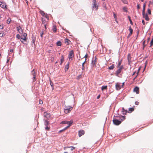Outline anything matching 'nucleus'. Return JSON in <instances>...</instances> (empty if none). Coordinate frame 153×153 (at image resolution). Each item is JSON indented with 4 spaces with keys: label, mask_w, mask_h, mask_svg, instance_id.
<instances>
[{
    "label": "nucleus",
    "mask_w": 153,
    "mask_h": 153,
    "mask_svg": "<svg viewBox=\"0 0 153 153\" xmlns=\"http://www.w3.org/2000/svg\"><path fill=\"white\" fill-rule=\"evenodd\" d=\"M100 97V95H98L97 96V99H99V98Z\"/></svg>",
    "instance_id": "obj_57"
},
{
    "label": "nucleus",
    "mask_w": 153,
    "mask_h": 153,
    "mask_svg": "<svg viewBox=\"0 0 153 153\" xmlns=\"http://www.w3.org/2000/svg\"><path fill=\"white\" fill-rule=\"evenodd\" d=\"M64 150H66L64 153H74L73 150L75 149V148L73 146L67 147L64 148Z\"/></svg>",
    "instance_id": "obj_1"
},
{
    "label": "nucleus",
    "mask_w": 153,
    "mask_h": 153,
    "mask_svg": "<svg viewBox=\"0 0 153 153\" xmlns=\"http://www.w3.org/2000/svg\"><path fill=\"white\" fill-rule=\"evenodd\" d=\"M124 85V83H123L122 84V86L123 87V85Z\"/></svg>",
    "instance_id": "obj_64"
},
{
    "label": "nucleus",
    "mask_w": 153,
    "mask_h": 153,
    "mask_svg": "<svg viewBox=\"0 0 153 153\" xmlns=\"http://www.w3.org/2000/svg\"><path fill=\"white\" fill-rule=\"evenodd\" d=\"M146 3H145L143 5V11L142 13H144V12H145V7H146Z\"/></svg>",
    "instance_id": "obj_28"
},
{
    "label": "nucleus",
    "mask_w": 153,
    "mask_h": 153,
    "mask_svg": "<svg viewBox=\"0 0 153 153\" xmlns=\"http://www.w3.org/2000/svg\"><path fill=\"white\" fill-rule=\"evenodd\" d=\"M114 124L116 125H118L121 123V121L117 119H114L113 120Z\"/></svg>",
    "instance_id": "obj_8"
},
{
    "label": "nucleus",
    "mask_w": 153,
    "mask_h": 153,
    "mask_svg": "<svg viewBox=\"0 0 153 153\" xmlns=\"http://www.w3.org/2000/svg\"><path fill=\"white\" fill-rule=\"evenodd\" d=\"M149 39H150V38H149H149H148V41H147V42H149Z\"/></svg>",
    "instance_id": "obj_62"
},
{
    "label": "nucleus",
    "mask_w": 153,
    "mask_h": 153,
    "mask_svg": "<svg viewBox=\"0 0 153 153\" xmlns=\"http://www.w3.org/2000/svg\"><path fill=\"white\" fill-rule=\"evenodd\" d=\"M17 29L20 33H23V30L22 27L20 26L17 27Z\"/></svg>",
    "instance_id": "obj_14"
},
{
    "label": "nucleus",
    "mask_w": 153,
    "mask_h": 153,
    "mask_svg": "<svg viewBox=\"0 0 153 153\" xmlns=\"http://www.w3.org/2000/svg\"><path fill=\"white\" fill-rule=\"evenodd\" d=\"M134 110V108H129L128 109V113H131Z\"/></svg>",
    "instance_id": "obj_21"
},
{
    "label": "nucleus",
    "mask_w": 153,
    "mask_h": 153,
    "mask_svg": "<svg viewBox=\"0 0 153 153\" xmlns=\"http://www.w3.org/2000/svg\"><path fill=\"white\" fill-rule=\"evenodd\" d=\"M137 8L138 9H140V5L139 4H137Z\"/></svg>",
    "instance_id": "obj_49"
},
{
    "label": "nucleus",
    "mask_w": 153,
    "mask_h": 153,
    "mask_svg": "<svg viewBox=\"0 0 153 153\" xmlns=\"http://www.w3.org/2000/svg\"><path fill=\"white\" fill-rule=\"evenodd\" d=\"M147 11H148V13L149 14L151 15V11L150 9H148L147 10Z\"/></svg>",
    "instance_id": "obj_37"
},
{
    "label": "nucleus",
    "mask_w": 153,
    "mask_h": 153,
    "mask_svg": "<svg viewBox=\"0 0 153 153\" xmlns=\"http://www.w3.org/2000/svg\"><path fill=\"white\" fill-rule=\"evenodd\" d=\"M139 102H135V104L136 105H138L139 104Z\"/></svg>",
    "instance_id": "obj_56"
},
{
    "label": "nucleus",
    "mask_w": 153,
    "mask_h": 153,
    "mask_svg": "<svg viewBox=\"0 0 153 153\" xmlns=\"http://www.w3.org/2000/svg\"><path fill=\"white\" fill-rule=\"evenodd\" d=\"M84 134L85 131L82 130H81L79 131L78 135L79 137H80L82 135H84Z\"/></svg>",
    "instance_id": "obj_12"
},
{
    "label": "nucleus",
    "mask_w": 153,
    "mask_h": 153,
    "mask_svg": "<svg viewBox=\"0 0 153 153\" xmlns=\"http://www.w3.org/2000/svg\"><path fill=\"white\" fill-rule=\"evenodd\" d=\"M103 7L106 9H107V7H106L105 4L104 5Z\"/></svg>",
    "instance_id": "obj_52"
},
{
    "label": "nucleus",
    "mask_w": 153,
    "mask_h": 153,
    "mask_svg": "<svg viewBox=\"0 0 153 153\" xmlns=\"http://www.w3.org/2000/svg\"><path fill=\"white\" fill-rule=\"evenodd\" d=\"M125 117L124 116H121L120 117V119L121 120L120 121H123L125 119Z\"/></svg>",
    "instance_id": "obj_30"
},
{
    "label": "nucleus",
    "mask_w": 153,
    "mask_h": 153,
    "mask_svg": "<svg viewBox=\"0 0 153 153\" xmlns=\"http://www.w3.org/2000/svg\"><path fill=\"white\" fill-rule=\"evenodd\" d=\"M107 88V85L103 86L102 87L101 89L102 91L104 90L105 89H106Z\"/></svg>",
    "instance_id": "obj_27"
},
{
    "label": "nucleus",
    "mask_w": 153,
    "mask_h": 153,
    "mask_svg": "<svg viewBox=\"0 0 153 153\" xmlns=\"http://www.w3.org/2000/svg\"><path fill=\"white\" fill-rule=\"evenodd\" d=\"M135 73H136V72H134L133 73V74H132V76H133L134 75V74H135Z\"/></svg>",
    "instance_id": "obj_60"
},
{
    "label": "nucleus",
    "mask_w": 153,
    "mask_h": 153,
    "mask_svg": "<svg viewBox=\"0 0 153 153\" xmlns=\"http://www.w3.org/2000/svg\"><path fill=\"white\" fill-rule=\"evenodd\" d=\"M67 128H64L63 129H62V130H60L59 131V133H61L62 132L65 131V130H66V129H67Z\"/></svg>",
    "instance_id": "obj_40"
},
{
    "label": "nucleus",
    "mask_w": 153,
    "mask_h": 153,
    "mask_svg": "<svg viewBox=\"0 0 153 153\" xmlns=\"http://www.w3.org/2000/svg\"><path fill=\"white\" fill-rule=\"evenodd\" d=\"M42 24H45V20H44V19L43 18H42Z\"/></svg>",
    "instance_id": "obj_46"
},
{
    "label": "nucleus",
    "mask_w": 153,
    "mask_h": 153,
    "mask_svg": "<svg viewBox=\"0 0 153 153\" xmlns=\"http://www.w3.org/2000/svg\"><path fill=\"white\" fill-rule=\"evenodd\" d=\"M142 15L143 17L146 21H149V18L148 14L147 13H145V12H144V13H142Z\"/></svg>",
    "instance_id": "obj_10"
},
{
    "label": "nucleus",
    "mask_w": 153,
    "mask_h": 153,
    "mask_svg": "<svg viewBox=\"0 0 153 153\" xmlns=\"http://www.w3.org/2000/svg\"><path fill=\"white\" fill-rule=\"evenodd\" d=\"M23 34L21 36V41L22 42H23V41H26L27 40V34L25 33H23Z\"/></svg>",
    "instance_id": "obj_4"
},
{
    "label": "nucleus",
    "mask_w": 153,
    "mask_h": 153,
    "mask_svg": "<svg viewBox=\"0 0 153 153\" xmlns=\"http://www.w3.org/2000/svg\"><path fill=\"white\" fill-rule=\"evenodd\" d=\"M122 2L124 4H126L127 3V1L126 0H121Z\"/></svg>",
    "instance_id": "obj_43"
},
{
    "label": "nucleus",
    "mask_w": 153,
    "mask_h": 153,
    "mask_svg": "<svg viewBox=\"0 0 153 153\" xmlns=\"http://www.w3.org/2000/svg\"><path fill=\"white\" fill-rule=\"evenodd\" d=\"M146 41L145 40H144L143 42V49L146 46V45L145 44V43Z\"/></svg>",
    "instance_id": "obj_36"
},
{
    "label": "nucleus",
    "mask_w": 153,
    "mask_h": 153,
    "mask_svg": "<svg viewBox=\"0 0 153 153\" xmlns=\"http://www.w3.org/2000/svg\"><path fill=\"white\" fill-rule=\"evenodd\" d=\"M43 32H42V33H41V35L40 36H41V37H43L42 36H43Z\"/></svg>",
    "instance_id": "obj_54"
},
{
    "label": "nucleus",
    "mask_w": 153,
    "mask_h": 153,
    "mask_svg": "<svg viewBox=\"0 0 153 153\" xmlns=\"http://www.w3.org/2000/svg\"><path fill=\"white\" fill-rule=\"evenodd\" d=\"M114 68V64H112L111 65L108 67V69L109 70L113 69Z\"/></svg>",
    "instance_id": "obj_25"
},
{
    "label": "nucleus",
    "mask_w": 153,
    "mask_h": 153,
    "mask_svg": "<svg viewBox=\"0 0 153 153\" xmlns=\"http://www.w3.org/2000/svg\"><path fill=\"white\" fill-rule=\"evenodd\" d=\"M45 17H46V18H47V19H48V16H47V15H46V16H45Z\"/></svg>",
    "instance_id": "obj_59"
},
{
    "label": "nucleus",
    "mask_w": 153,
    "mask_h": 153,
    "mask_svg": "<svg viewBox=\"0 0 153 153\" xmlns=\"http://www.w3.org/2000/svg\"><path fill=\"white\" fill-rule=\"evenodd\" d=\"M86 59H85V61H84V62L82 64V70H85V67H84V65L85 63L86 62Z\"/></svg>",
    "instance_id": "obj_26"
},
{
    "label": "nucleus",
    "mask_w": 153,
    "mask_h": 153,
    "mask_svg": "<svg viewBox=\"0 0 153 153\" xmlns=\"http://www.w3.org/2000/svg\"><path fill=\"white\" fill-rule=\"evenodd\" d=\"M88 56V55L87 54H86L84 56V57L85 58V59L87 58Z\"/></svg>",
    "instance_id": "obj_55"
},
{
    "label": "nucleus",
    "mask_w": 153,
    "mask_h": 153,
    "mask_svg": "<svg viewBox=\"0 0 153 153\" xmlns=\"http://www.w3.org/2000/svg\"><path fill=\"white\" fill-rule=\"evenodd\" d=\"M44 116L47 119H49L50 117L51 116L49 113L47 112H45L44 113Z\"/></svg>",
    "instance_id": "obj_15"
},
{
    "label": "nucleus",
    "mask_w": 153,
    "mask_h": 153,
    "mask_svg": "<svg viewBox=\"0 0 153 153\" xmlns=\"http://www.w3.org/2000/svg\"><path fill=\"white\" fill-rule=\"evenodd\" d=\"M128 18H129V20L130 22V23H131V25H132L133 24V22L131 20V18H130V17L128 16Z\"/></svg>",
    "instance_id": "obj_41"
},
{
    "label": "nucleus",
    "mask_w": 153,
    "mask_h": 153,
    "mask_svg": "<svg viewBox=\"0 0 153 153\" xmlns=\"http://www.w3.org/2000/svg\"><path fill=\"white\" fill-rule=\"evenodd\" d=\"M113 14H114V18H115V19H117V16H116V14L115 13H113Z\"/></svg>",
    "instance_id": "obj_51"
},
{
    "label": "nucleus",
    "mask_w": 153,
    "mask_h": 153,
    "mask_svg": "<svg viewBox=\"0 0 153 153\" xmlns=\"http://www.w3.org/2000/svg\"><path fill=\"white\" fill-rule=\"evenodd\" d=\"M0 6L3 8H6V5L5 4L3 3L2 2H0Z\"/></svg>",
    "instance_id": "obj_16"
},
{
    "label": "nucleus",
    "mask_w": 153,
    "mask_h": 153,
    "mask_svg": "<svg viewBox=\"0 0 153 153\" xmlns=\"http://www.w3.org/2000/svg\"><path fill=\"white\" fill-rule=\"evenodd\" d=\"M11 21V19L10 18L8 19L7 20V23L8 24H9L10 23Z\"/></svg>",
    "instance_id": "obj_38"
},
{
    "label": "nucleus",
    "mask_w": 153,
    "mask_h": 153,
    "mask_svg": "<svg viewBox=\"0 0 153 153\" xmlns=\"http://www.w3.org/2000/svg\"><path fill=\"white\" fill-rule=\"evenodd\" d=\"M74 51L73 50L69 52L68 55V58L70 59H71L74 56Z\"/></svg>",
    "instance_id": "obj_7"
},
{
    "label": "nucleus",
    "mask_w": 153,
    "mask_h": 153,
    "mask_svg": "<svg viewBox=\"0 0 153 153\" xmlns=\"http://www.w3.org/2000/svg\"><path fill=\"white\" fill-rule=\"evenodd\" d=\"M65 42L66 44H67V45H69L70 44V43L71 42L68 39H65Z\"/></svg>",
    "instance_id": "obj_20"
},
{
    "label": "nucleus",
    "mask_w": 153,
    "mask_h": 153,
    "mask_svg": "<svg viewBox=\"0 0 153 153\" xmlns=\"http://www.w3.org/2000/svg\"><path fill=\"white\" fill-rule=\"evenodd\" d=\"M137 75L134 78V80L136 79V78L137 77Z\"/></svg>",
    "instance_id": "obj_63"
},
{
    "label": "nucleus",
    "mask_w": 153,
    "mask_h": 153,
    "mask_svg": "<svg viewBox=\"0 0 153 153\" xmlns=\"http://www.w3.org/2000/svg\"><path fill=\"white\" fill-rule=\"evenodd\" d=\"M93 6L92 8L93 9H95L96 10H97L98 8V6L97 5L96 0H93Z\"/></svg>",
    "instance_id": "obj_6"
},
{
    "label": "nucleus",
    "mask_w": 153,
    "mask_h": 153,
    "mask_svg": "<svg viewBox=\"0 0 153 153\" xmlns=\"http://www.w3.org/2000/svg\"><path fill=\"white\" fill-rule=\"evenodd\" d=\"M142 23L144 25H145V21L144 20L142 21Z\"/></svg>",
    "instance_id": "obj_53"
},
{
    "label": "nucleus",
    "mask_w": 153,
    "mask_h": 153,
    "mask_svg": "<svg viewBox=\"0 0 153 153\" xmlns=\"http://www.w3.org/2000/svg\"><path fill=\"white\" fill-rule=\"evenodd\" d=\"M44 26H45V29H46V25L45 24L44 25Z\"/></svg>",
    "instance_id": "obj_61"
},
{
    "label": "nucleus",
    "mask_w": 153,
    "mask_h": 153,
    "mask_svg": "<svg viewBox=\"0 0 153 153\" xmlns=\"http://www.w3.org/2000/svg\"><path fill=\"white\" fill-rule=\"evenodd\" d=\"M10 52L11 53H12L13 52V49H11L10 51Z\"/></svg>",
    "instance_id": "obj_58"
},
{
    "label": "nucleus",
    "mask_w": 153,
    "mask_h": 153,
    "mask_svg": "<svg viewBox=\"0 0 153 153\" xmlns=\"http://www.w3.org/2000/svg\"><path fill=\"white\" fill-rule=\"evenodd\" d=\"M82 77V75H78L76 77V79H80Z\"/></svg>",
    "instance_id": "obj_39"
},
{
    "label": "nucleus",
    "mask_w": 153,
    "mask_h": 153,
    "mask_svg": "<svg viewBox=\"0 0 153 153\" xmlns=\"http://www.w3.org/2000/svg\"><path fill=\"white\" fill-rule=\"evenodd\" d=\"M73 122V121L72 120H71V121H69L65 120V121H62L61 123L62 124H68V125L66 127V128H68L72 125Z\"/></svg>",
    "instance_id": "obj_3"
},
{
    "label": "nucleus",
    "mask_w": 153,
    "mask_h": 153,
    "mask_svg": "<svg viewBox=\"0 0 153 153\" xmlns=\"http://www.w3.org/2000/svg\"><path fill=\"white\" fill-rule=\"evenodd\" d=\"M128 60L129 62V64L130 63V62H131V56L130 54H128V55L127 57Z\"/></svg>",
    "instance_id": "obj_23"
},
{
    "label": "nucleus",
    "mask_w": 153,
    "mask_h": 153,
    "mask_svg": "<svg viewBox=\"0 0 153 153\" xmlns=\"http://www.w3.org/2000/svg\"><path fill=\"white\" fill-rule=\"evenodd\" d=\"M123 11L125 12H127V8L126 7H124L123 8Z\"/></svg>",
    "instance_id": "obj_45"
},
{
    "label": "nucleus",
    "mask_w": 153,
    "mask_h": 153,
    "mask_svg": "<svg viewBox=\"0 0 153 153\" xmlns=\"http://www.w3.org/2000/svg\"><path fill=\"white\" fill-rule=\"evenodd\" d=\"M122 109V112L123 114L125 115L126 114V113H128V111L125 110L124 108H123Z\"/></svg>",
    "instance_id": "obj_18"
},
{
    "label": "nucleus",
    "mask_w": 153,
    "mask_h": 153,
    "mask_svg": "<svg viewBox=\"0 0 153 153\" xmlns=\"http://www.w3.org/2000/svg\"><path fill=\"white\" fill-rule=\"evenodd\" d=\"M33 76V82H34L36 81V72L34 71V70L33 69L31 72Z\"/></svg>",
    "instance_id": "obj_9"
},
{
    "label": "nucleus",
    "mask_w": 153,
    "mask_h": 153,
    "mask_svg": "<svg viewBox=\"0 0 153 153\" xmlns=\"http://www.w3.org/2000/svg\"><path fill=\"white\" fill-rule=\"evenodd\" d=\"M129 31L130 33L128 34L127 36L128 38H129L131 35L133 33V30L130 26L129 27Z\"/></svg>",
    "instance_id": "obj_11"
},
{
    "label": "nucleus",
    "mask_w": 153,
    "mask_h": 153,
    "mask_svg": "<svg viewBox=\"0 0 153 153\" xmlns=\"http://www.w3.org/2000/svg\"><path fill=\"white\" fill-rule=\"evenodd\" d=\"M150 44V47L152 46L153 45V37L152 38V40L151 41Z\"/></svg>",
    "instance_id": "obj_33"
},
{
    "label": "nucleus",
    "mask_w": 153,
    "mask_h": 153,
    "mask_svg": "<svg viewBox=\"0 0 153 153\" xmlns=\"http://www.w3.org/2000/svg\"><path fill=\"white\" fill-rule=\"evenodd\" d=\"M16 37L18 39H19L21 38V37L19 34H17L16 35Z\"/></svg>",
    "instance_id": "obj_42"
},
{
    "label": "nucleus",
    "mask_w": 153,
    "mask_h": 153,
    "mask_svg": "<svg viewBox=\"0 0 153 153\" xmlns=\"http://www.w3.org/2000/svg\"><path fill=\"white\" fill-rule=\"evenodd\" d=\"M64 61V58L63 55H62L60 59V64L61 65Z\"/></svg>",
    "instance_id": "obj_22"
},
{
    "label": "nucleus",
    "mask_w": 153,
    "mask_h": 153,
    "mask_svg": "<svg viewBox=\"0 0 153 153\" xmlns=\"http://www.w3.org/2000/svg\"><path fill=\"white\" fill-rule=\"evenodd\" d=\"M115 87L116 89L117 90H119L121 88L120 84L118 82L116 83Z\"/></svg>",
    "instance_id": "obj_13"
},
{
    "label": "nucleus",
    "mask_w": 153,
    "mask_h": 153,
    "mask_svg": "<svg viewBox=\"0 0 153 153\" xmlns=\"http://www.w3.org/2000/svg\"><path fill=\"white\" fill-rule=\"evenodd\" d=\"M40 13L42 16H45V13L43 11H42V10L40 11Z\"/></svg>",
    "instance_id": "obj_35"
},
{
    "label": "nucleus",
    "mask_w": 153,
    "mask_h": 153,
    "mask_svg": "<svg viewBox=\"0 0 153 153\" xmlns=\"http://www.w3.org/2000/svg\"><path fill=\"white\" fill-rule=\"evenodd\" d=\"M39 103L40 104H43V101L41 100H39Z\"/></svg>",
    "instance_id": "obj_50"
},
{
    "label": "nucleus",
    "mask_w": 153,
    "mask_h": 153,
    "mask_svg": "<svg viewBox=\"0 0 153 153\" xmlns=\"http://www.w3.org/2000/svg\"><path fill=\"white\" fill-rule=\"evenodd\" d=\"M69 68V64L68 63L67 65H66L65 67V71H68Z\"/></svg>",
    "instance_id": "obj_29"
},
{
    "label": "nucleus",
    "mask_w": 153,
    "mask_h": 153,
    "mask_svg": "<svg viewBox=\"0 0 153 153\" xmlns=\"http://www.w3.org/2000/svg\"><path fill=\"white\" fill-rule=\"evenodd\" d=\"M73 107L71 106H65L64 108V112L65 114L70 112L73 109Z\"/></svg>",
    "instance_id": "obj_2"
},
{
    "label": "nucleus",
    "mask_w": 153,
    "mask_h": 153,
    "mask_svg": "<svg viewBox=\"0 0 153 153\" xmlns=\"http://www.w3.org/2000/svg\"><path fill=\"white\" fill-rule=\"evenodd\" d=\"M53 30L54 33H56V32L57 29L56 26L55 25L53 26Z\"/></svg>",
    "instance_id": "obj_24"
},
{
    "label": "nucleus",
    "mask_w": 153,
    "mask_h": 153,
    "mask_svg": "<svg viewBox=\"0 0 153 153\" xmlns=\"http://www.w3.org/2000/svg\"><path fill=\"white\" fill-rule=\"evenodd\" d=\"M122 60H121L118 63V64L117 65V68L120 67V65L122 63Z\"/></svg>",
    "instance_id": "obj_34"
},
{
    "label": "nucleus",
    "mask_w": 153,
    "mask_h": 153,
    "mask_svg": "<svg viewBox=\"0 0 153 153\" xmlns=\"http://www.w3.org/2000/svg\"><path fill=\"white\" fill-rule=\"evenodd\" d=\"M134 91L136 92L137 94H138L139 93V88L137 87H136L134 89Z\"/></svg>",
    "instance_id": "obj_17"
},
{
    "label": "nucleus",
    "mask_w": 153,
    "mask_h": 153,
    "mask_svg": "<svg viewBox=\"0 0 153 153\" xmlns=\"http://www.w3.org/2000/svg\"><path fill=\"white\" fill-rule=\"evenodd\" d=\"M118 68V69L117 70L115 75L116 76H118L119 74L121 72L122 69L123 68V65H121Z\"/></svg>",
    "instance_id": "obj_5"
},
{
    "label": "nucleus",
    "mask_w": 153,
    "mask_h": 153,
    "mask_svg": "<svg viewBox=\"0 0 153 153\" xmlns=\"http://www.w3.org/2000/svg\"><path fill=\"white\" fill-rule=\"evenodd\" d=\"M4 35V33L2 32L0 33V37H3Z\"/></svg>",
    "instance_id": "obj_47"
},
{
    "label": "nucleus",
    "mask_w": 153,
    "mask_h": 153,
    "mask_svg": "<svg viewBox=\"0 0 153 153\" xmlns=\"http://www.w3.org/2000/svg\"><path fill=\"white\" fill-rule=\"evenodd\" d=\"M45 129L47 130H49L50 129V127H48V126H46V127L45 128Z\"/></svg>",
    "instance_id": "obj_44"
},
{
    "label": "nucleus",
    "mask_w": 153,
    "mask_h": 153,
    "mask_svg": "<svg viewBox=\"0 0 153 153\" xmlns=\"http://www.w3.org/2000/svg\"><path fill=\"white\" fill-rule=\"evenodd\" d=\"M3 24H1L0 25V29H3Z\"/></svg>",
    "instance_id": "obj_48"
},
{
    "label": "nucleus",
    "mask_w": 153,
    "mask_h": 153,
    "mask_svg": "<svg viewBox=\"0 0 153 153\" xmlns=\"http://www.w3.org/2000/svg\"><path fill=\"white\" fill-rule=\"evenodd\" d=\"M49 124V122L46 120H45V125L46 126H48V125Z\"/></svg>",
    "instance_id": "obj_32"
},
{
    "label": "nucleus",
    "mask_w": 153,
    "mask_h": 153,
    "mask_svg": "<svg viewBox=\"0 0 153 153\" xmlns=\"http://www.w3.org/2000/svg\"><path fill=\"white\" fill-rule=\"evenodd\" d=\"M97 60L96 58H95V59L94 60L93 59L92 61L91 64L94 66L97 63Z\"/></svg>",
    "instance_id": "obj_19"
},
{
    "label": "nucleus",
    "mask_w": 153,
    "mask_h": 153,
    "mask_svg": "<svg viewBox=\"0 0 153 153\" xmlns=\"http://www.w3.org/2000/svg\"><path fill=\"white\" fill-rule=\"evenodd\" d=\"M56 45L58 46H61L62 45L61 42L60 41H58L56 43Z\"/></svg>",
    "instance_id": "obj_31"
}]
</instances>
